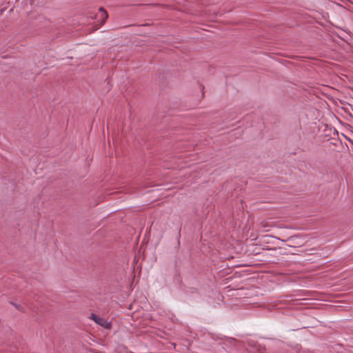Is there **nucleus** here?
Returning <instances> with one entry per match:
<instances>
[{
  "label": "nucleus",
  "instance_id": "f257e3e1",
  "mask_svg": "<svg viewBox=\"0 0 353 353\" xmlns=\"http://www.w3.org/2000/svg\"><path fill=\"white\" fill-rule=\"evenodd\" d=\"M90 318L93 319L97 324L105 328H110L111 327L110 322H108L105 319L97 316L94 314H92Z\"/></svg>",
  "mask_w": 353,
  "mask_h": 353
},
{
  "label": "nucleus",
  "instance_id": "f03ea898",
  "mask_svg": "<svg viewBox=\"0 0 353 353\" xmlns=\"http://www.w3.org/2000/svg\"><path fill=\"white\" fill-rule=\"evenodd\" d=\"M249 351L252 353H266L265 348L261 345H257L253 350H250Z\"/></svg>",
  "mask_w": 353,
  "mask_h": 353
},
{
  "label": "nucleus",
  "instance_id": "7ed1b4c3",
  "mask_svg": "<svg viewBox=\"0 0 353 353\" xmlns=\"http://www.w3.org/2000/svg\"><path fill=\"white\" fill-rule=\"evenodd\" d=\"M99 12L101 14V16L104 18V20H105L108 18V13L103 8H99Z\"/></svg>",
  "mask_w": 353,
  "mask_h": 353
},
{
  "label": "nucleus",
  "instance_id": "20e7f679",
  "mask_svg": "<svg viewBox=\"0 0 353 353\" xmlns=\"http://www.w3.org/2000/svg\"><path fill=\"white\" fill-rule=\"evenodd\" d=\"M10 303L12 304L18 310L21 311V312H25V310L22 305L12 303V302H10Z\"/></svg>",
  "mask_w": 353,
  "mask_h": 353
},
{
  "label": "nucleus",
  "instance_id": "39448f33",
  "mask_svg": "<svg viewBox=\"0 0 353 353\" xmlns=\"http://www.w3.org/2000/svg\"><path fill=\"white\" fill-rule=\"evenodd\" d=\"M297 236H290L289 239H288V241H292V243H294V240L296 239H297Z\"/></svg>",
  "mask_w": 353,
  "mask_h": 353
}]
</instances>
